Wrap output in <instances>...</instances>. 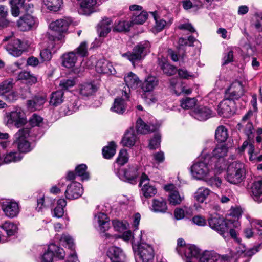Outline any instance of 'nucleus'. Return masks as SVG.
Masks as SVG:
<instances>
[{"label":"nucleus","instance_id":"3c124183","mask_svg":"<svg viewBox=\"0 0 262 262\" xmlns=\"http://www.w3.org/2000/svg\"><path fill=\"white\" fill-rule=\"evenodd\" d=\"M228 152V148L224 145L217 146L213 150V156L216 158H223L226 156Z\"/></svg>","mask_w":262,"mask_h":262},{"label":"nucleus","instance_id":"9b49d317","mask_svg":"<svg viewBox=\"0 0 262 262\" xmlns=\"http://www.w3.org/2000/svg\"><path fill=\"white\" fill-rule=\"evenodd\" d=\"M252 115V112L249 111L243 116L241 122L237 124L238 129L239 130H242L249 139L253 138L252 134L254 128L252 123L249 120Z\"/></svg>","mask_w":262,"mask_h":262},{"label":"nucleus","instance_id":"423d86ee","mask_svg":"<svg viewBox=\"0 0 262 262\" xmlns=\"http://www.w3.org/2000/svg\"><path fill=\"white\" fill-rule=\"evenodd\" d=\"M135 256L137 261L138 256L142 262H151L154 257L153 248L149 244L142 243L138 246Z\"/></svg>","mask_w":262,"mask_h":262},{"label":"nucleus","instance_id":"603ef678","mask_svg":"<svg viewBox=\"0 0 262 262\" xmlns=\"http://www.w3.org/2000/svg\"><path fill=\"white\" fill-rule=\"evenodd\" d=\"M217 257L209 252H205L200 255L199 262H216Z\"/></svg>","mask_w":262,"mask_h":262},{"label":"nucleus","instance_id":"72a5a7b5","mask_svg":"<svg viewBox=\"0 0 262 262\" xmlns=\"http://www.w3.org/2000/svg\"><path fill=\"white\" fill-rule=\"evenodd\" d=\"M148 16L147 12L144 11H142L139 13V12L134 13L132 17V20L130 22L131 25L134 24H143L147 20Z\"/></svg>","mask_w":262,"mask_h":262},{"label":"nucleus","instance_id":"c756f323","mask_svg":"<svg viewBox=\"0 0 262 262\" xmlns=\"http://www.w3.org/2000/svg\"><path fill=\"white\" fill-rule=\"evenodd\" d=\"M124 80L126 85L129 89H136L140 83L138 76L132 72H129L125 76Z\"/></svg>","mask_w":262,"mask_h":262},{"label":"nucleus","instance_id":"7ed1b4c3","mask_svg":"<svg viewBox=\"0 0 262 262\" xmlns=\"http://www.w3.org/2000/svg\"><path fill=\"white\" fill-rule=\"evenodd\" d=\"M150 43L148 41L140 42L135 46L132 52H128L122 54V56L128 59L135 66L141 62L150 52Z\"/></svg>","mask_w":262,"mask_h":262},{"label":"nucleus","instance_id":"ea45409f","mask_svg":"<svg viewBox=\"0 0 262 262\" xmlns=\"http://www.w3.org/2000/svg\"><path fill=\"white\" fill-rule=\"evenodd\" d=\"M1 228L5 231L8 237L14 235L18 229L17 225L10 222H6L1 226Z\"/></svg>","mask_w":262,"mask_h":262},{"label":"nucleus","instance_id":"cd10ccee","mask_svg":"<svg viewBox=\"0 0 262 262\" xmlns=\"http://www.w3.org/2000/svg\"><path fill=\"white\" fill-rule=\"evenodd\" d=\"M96 86L92 82L84 83L79 85V94L83 97L93 95L97 91Z\"/></svg>","mask_w":262,"mask_h":262},{"label":"nucleus","instance_id":"1a4fd4ad","mask_svg":"<svg viewBox=\"0 0 262 262\" xmlns=\"http://www.w3.org/2000/svg\"><path fill=\"white\" fill-rule=\"evenodd\" d=\"M244 94V90L242 82L239 81L233 82L227 89L226 96L227 99L234 101L241 98Z\"/></svg>","mask_w":262,"mask_h":262},{"label":"nucleus","instance_id":"f3484780","mask_svg":"<svg viewBox=\"0 0 262 262\" xmlns=\"http://www.w3.org/2000/svg\"><path fill=\"white\" fill-rule=\"evenodd\" d=\"M107 255L112 262H124L125 260L124 253L118 247H111L107 252Z\"/></svg>","mask_w":262,"mask_h":262},{"label":"nucleus","instance_id":"7c9ffc66","mask_svg":"<svg viewBox=\"0 0 262 262\" xmlns=\"http://www.w3.org/2000/svg\"><path fill=\"white\" fill-rule=\"evenodd\" d=\"M77 60V56L75 52H70L64 54L62 56V64L67 68H71L74 66Z\"/></svg>","mask_w":262,"mask_h":262},{"label":"nucleus","instance_id":"393cba45","mask_svg":"<svg viewBox=\"0 0 262 262\" xmlns=\"http://www.w3.org/2000/svg\"><path fill=\"white\" fill-rule=\"evenodd\" d=\"M71 21L68 19H60L52 22L50 24V28L54 31L64 32L66 31Z\"/></svg>","mask_w":262,"mask_h":262},{"label":"nucleus","instance_id":"e433bc0d","mask_svg":"<svg viewBox=\"0 0 262 262\" xmlns=\"http://www.w3.org/2000/svg\"><path fill=\"white\" fill-rule=\"evenodd\" d=\"M211 191L205 187H200L194 194V199L200 203H203L210 194Z\"/></svg>","mask_w":262,"mask_h":262},{"label":"nucleus","instance_id":"58836bf2","mask_svg":"<svg viewBox=\"0 0 262 262\" xmlns=\"http://www.w3.org/2000/svg\"><path fill=\"white\" fill-rule=\"evenodd\" d=\"M13 81V79H8L0 83V96H5L12 90L14 84Z\"/></svg>","mask_w":262,"mask_h":262},{"label":"nucleus","instance_id":"39448f33","mask_svg":"<svg viewBox=\"0 0 262 262\" xmlns=\"http://www.w3.org/2000/svg\"><path fill=\"white\" fill-rule=\"evenodd\" d=\"M208 222L210 227L225 239L228 236V221L225 222L222 217L214 216L209 218Z\"/></svg>","mask_w":262,"mask_h":262},{"label":"nucleus","instance_id":"c85d7f7f","mask_svg":"<svg viewBox=\"0 0 262 262\" xmlns=\"http://www.w3.org/2000/svg\"><path fill=\"white\" fill-rule=\"evenodd\" d=\"M251 192L255 201H260V198L262 195V179L253 183L251 187Z\"/></svg>","mask_w":262,"mask_h":262},{"label":"nucleus","instance_id":"a18cd8bd","mask_svg":"<svg viewBox=\"0 0 262 262\" xmlns=\"http://www.w3.org/2000/svg\"><path fill=\"white\" fill-rule=\"evenodd\" d=\"M116 152V146L113 142H110L107 146L103 147L102 154L103 157L106 159H110L114 156Z\"/></svg>","mask_w":262,"mask_h":262},{"label":"nucleus","instance_id":"a211bd4d","mask_svg":"<svg viewBox=\"0 0 262 262\" xmlns=\"http://www.w3.org/2000/svg\"><path fill=\"white\" fill-rule=\"evenodd\" d=\"M2 209L6 215L10 218L17 216L20 211L18 204L15 202L4 203Z\"/></svg>","mask_w":262,"mask_h":262},{"label":"nucleus","instance_id":"c9c22d12","mask_svg":"<svg viewBox=\"0 0 262 262\" xmlns=\"http://www.w3.org/2000/svg\"><path fill=\"white\" fill-rule=\"evenodd\" d=\"M150 13L155 20V25L151 29L152 31L156 33L162 31L166 26V22L158 17L156 12H151Z\"/></svg>","mask_w":262,"mask_h":262},{"label":"nucleus","instance_id":"f8f14e48","mask_svg":"<svg viewBox=\"0 0 262 262\" xmlns=\"http://www.w3.org/2000/svg\"><path fill=\"white\" fill-rule=\"evenodd\" d=\"M58 256L60 259L64 257L63 249L54 244L49 246L48 251L42 256V262H52L54 256Z\"/></svg>","mask_w":262,"mask_h":262},{"label":"nucleus","instance_id":"4468645a","mask_svg":"<svg viewBox=\"0 0 262 262\" xmlns=\"http://www.w3.org/2000/svg\"><path fill=\"white\" fill-rule=\"evenodd\" d=\"M83 193L82 185L80 183L74 182L67 186L65 192L66 197L68 199H76Z\"/></svg>","mask_w":262,"mask_h":262},{"label":"nucleus","instance_id":"9d476101","mask_svg":"<svg viewBox=\"0 0 262 262\" xmlns=\"http://www.w3.org/2000/svg\"><path fill=\"white\" fill-rule=\"evenodd\" d=\"M148 177L145 173H142L140 186L141 187V193L146 198H149L154 196L157 192V190L155 186L152 185L149 182Z\"/></svg>","mask_w":262,"mask_h":262},{"label":"nucleus","instance_id":"052dcab7","mask_svg":"<svg viewBox=\"0 0 262 262\" xmlns=\"http://www.w3.org/2000/svg\"><path fill=\"white\" fill-rule=\"evenodd\" d=\"M160 135L158 134H156L154 135V137L150 139L148 147L150 149H155L160 147Z\"/></svg>","mask_w":262,"mask_h":262},{"label":"nucleus","instance_id":"49530a36","mask_svg":"<svg viewBox=\"0 0 262 262\" xmlns=\"http://www.w3.org/2000/svg\"><path fill=\"white\" fill-rule=\"evenodd\" d=\"M131 26V23L129 21H119L117 24H115L113 31L114 32L127 31Z\"/></svg>","mask_w":262,"mask_h":262},{"label":"nucleus","instance_id":"a878e982","mask_svg":"<svg viewBox=\"0 0 262 262\" xmlns=\"http://www.w3.org/2000/svg\"><path fill=\"white\" fill-rule=\"evenodd\" d=\"M112 21L110 18H104L98 24L97 32L100 37H105L110 32Z\"/></svg>","mask_w":262,"mask_h":262},{"label":"nucleus","instance_id":"774afa93","mask_svg":"<svg viewBox=\"0 0 262 262\" xmlns=\"http://www.w3.org/2000/svg\"><path fill=\"white\" fill-rule=\"evenodd\" d=\"M112 225L115 230L117 231H122L126 228L125 224L117 220L112 221Z\"/></svg>","mask_w":262,"mask_h":262},{"label":"nucleus","instance_id":"20e7f679","mask_svg":"<svg viewBox=\"0 0 262 262\" xmlns=\"http://www.w3.org/2000/svg\"><path fill=\"white\" fill-rule=\"evenodd\" d=\"M245 172L244 164L234 161L231 163L227 168L226 179L230 183L239 184L245 179Z\"/></svg>","mask_w":262,"mask_h":262},{"label":"nucleus","instance_id":"4be33fe9","mask_svg":"<svg viewBox=\"0 0 262 262\" xmlns=\"http://www.w3.org/2000/svg\"><path fill=\"white\" fill-rule=\"evenodd\" d=\"M138 139L134 129L130 128L124 134L121 140V143L123 146L130 147L135 145Z\"/></svg>","mask_w":262,"mask_h":262},{"label":"nucleus","instance_id":"b1692460","mask_svg":"<svg viewBox=\"0 0 262 262\" xmlns=\"http://www.w3.org/2000/svg\"><path fill=\"white\" fill-rule=\"evenodd\" d=\"M94 221L98 224L99 230L102 232H105L110 227L109 219L104 213L99 212L96 214Z\"/></svg>","mask_w":262,"mask_h":262},{"label":"nucleus","instance_id":"bf43d9fd","mask_svg":"<svg viewBox=\"0 0 262 262\" xmlns=\"http://www.w3.org/2000/svg\"><path fill=\"white\" fill-rule=\"evenodd\" d=\"M196 103V100L194 98H187L181 101V105L184 109H190L194 107Z\"/></svg>","mask_w":262,"mask_h":262},{"label":"nucleus","instance_id":"864d4df0","mask_svg":"<svg viewBox=\"0 0 262 262\" xmlns=\"http://www.w3.org/2000/svg\"><path fill=\"white\" fill-rule=\"evenodd\" d=\"M87 166L85 164H80L75 168L76 174L81 178V180H88L89 178V173L86 171Z\"/></svg>","mask_w":262,"mask_h":262},{"label":"nucleus","instance_id":"2eb2a0df","mask_svg":"<svg viewBox=\"0 0 262 262\" xmlns=\"http://www.w3.org/2000/svg\"><path fill=\"white\" fill-rule=\"evenodd\" d=\"M6 50L12 55L18 57L21 55L24 48L20 40L14 38L6 46Z\"/></svg>","mask_w":262,"mask_h":262},{"label":"nucleus","instance_id":"338daca9","mask_svg":"<svg viewBox=\"0 0 262 262\" xmlns=\"http://www.w3.org/2000/svg\"><path fill=\"white\" fill-rule=\"evenodd\" d=\"M207 183L211 186L218 188L220 187L222 184V181L219 177H212L207 181Z\"/></svg>","mask_w":262,"mask_h":262},{"label":"nucleus","instance_id":"bb28decb","mask_svg":"<svg viewBox=\"0 0 262 262\" xmlns=\"http://www.w3.org/2000/svg\"><path fill=\"white\" fill-rule=\"evenodd\" d=\"M158 85V80L154 76H148L142 83L141 89L145 92H150Z\"/></svg>","mask_w":262,"mask_h":262},{"label":"nucleus","instance_id":"e2e57ef3","mask_svg":"<svg viewBox=\"0 0 262 262\" xmlns=\"http://www.w3.org/2000/svg\"><path fill=\"white\" fill-rule=\"evenodd\" d=\"M76 83V82L74 79H64L61 80L59 85L62 89L67 90L69 88L73 86Z\"/></svg>","mask_w":262,"mask_h":262},{"label":"nucleus","instance_id":"473e14b6","mask_svg":"<svg viewBox=\"0 0 262 262\" xmlns=\"http://www.w3.org/2000/svg\"><path fill=\"white\" fill-rule=\"evenodd\" d=\"M167 209L166 203L162 198L152 200V210L156 212L164 213Z\"/></svg>","mask_w":262,"mask_h":262},{"label":"nucleus","instance_id":"f704fd0d","mask_svg":"<svg viewBox=\"0 0 262 262\" xmlns=\"http://www.w3.org/2000/svg\"><path fill=\"white\" fill-rule=\"evenodd\" d=\"M228 137V130L225 126L220 125L215 130V138L218 142H225Z\"/></svg>","mask_w":262,"mask_h":262},{"label":"nucleus","instance_id":"412c9836","mask_svg":"<svg viewBox=\"0 0 262 262\" xmlns=\"http://www.w3.org/2000/svg\"><path fill=\"white\" fill-rule=\"evenodd\" d=\"M46 101V98L43 96H35L32 99L27 101V108L31 111L39 110L42 107Z\"/></svg>","mask_w":262,"mask_h":262},{"label":"nucleus","instance_id":"5701e85b","mask_svg":"<svg viewBox=\"0 0 262 262\" xmlns=\"http://www.w3.org/2000/svg\"><path fill=\"white\" fill-rule=\"evenodd\" d=\"M200 250L194 245H187L185 246L184 250V255L181 256L184 258L186 257L187 260H192L195 259L199 260V257L200 255Z\"/></svg>","mask_w":262,"mask_h":262},{"label":"nucleus","instance_id":"69168bd1","mask_svg":"<svg viewBox=\"0 0 262 262\" xmlns=\"http://www.w3.org/2000/svg\"><path fill=\"white\" fill-rule=\"evenodd\" d=\"M80 7L83 8L90 9L96 3V0H78Z\"/></svg>","mask_w":262,"mask_h":262},{"label":"nucleus","instance_id":"c03bdc74","mask_svg":"<svg viewBox=\"0 0 262 262\" xmlns=\"http://www.w3.org/2000/svg\"><path fill=\"white\" fill-rule=\"evenodd\" d=\"M184 199V196L181 195L177 190L169 192L168 195V201L170 204L176 205L181 203Z\"/></svg>","mask_w":262,"mask_h":262},{"label":"nucleus","instance_id":"2f4dec72","mask_svg":"<svg viewBox=\"0 0 262 262\" xmlns=\"http://www.w3.org/2000/svg\"><path fill=\"white\" fill-rule=\"evenodd\" d=\"M136 127L138 133L143 134H146L155 130L154 125L146 124L140 118L137 121Z\"/></svg>","mask_w":262,"mask_h":262},{"label":"nucleus","instance_id":"09e8293b","mask_svg":"<svg viewBox=\"0 0 262 262\" xmlns=\"http://www.w3.org/2000/svg\"><path fill=\"white\" fill-rule=\"evenodd\" d=\"M42 118L37 114H34L29 120V125L31 127H28V125L26 127L34 129V132L37 134V132L36 131V129L34 128V127L39 126L42 123Z\"/></svg>","mask_w":262,"mask_h":262},{"label":"nucleus","instance_id":"37998d69","mask_svg":"<svg viewBox=\"0 0 262 262\" xmlns=\"http://www.w3.org/2000/svg\"><path fill=\"white\" fill-rule=\"evenodd\" d=\"M47 8L54 12L59 11L62 4V0H44Z\"/></svg>","mask_w":262,"mask_h":262},{"label":"nucleus","instance_id":"0eeeda50","mask_svg":"<svg viewBox=\"0 0 262 262\" xmlns=\"http://www.w3.org/2000/svg\"><path fill=\"white\" fill-rule=\"evenodd\" d=\"M217 112L221 117L229 118L235 112V103L227 98L221 101L217 106Z\"/></svg>","mask_w":262,"mask_h":262},{"label":"nucleus","instance_id":"0e129e2a","mask_svg":"<svg viewBox=\"0 0 262 262\" xmlns=\"http://www.w3.org/2000/svg\"><path fill=\"white\" fill-rule=\"evenodd\" d=\"M40 56L42 61H49L52 57L51 51L48 49H45L40 52Z\"/></svg>","mask_w":262,"mask_h":262},{"label":"nucleus","instance_id":"6ab92c4d","mask_svg":"<svg viewBox=\"0 0 262 262\" xmlns=\"http://www.w3.org/2000/svg\"><path fill=\"white\" fill-rule=\"evenodd\" d=\"M26 122L24 114L20 110L12 112L8 117V123L14 124L17 127H20Z\"/></svg>","mask_w":262,"mask_h":262},{"label":"nucleus","instance_id":"ddd939ff","mask_svg":"<svg viewBox=\"0 0 262 262\" xmlns=\"http://www.w3.org/2000/svg\"><path fill=\"white\" fill-rule=\"evenodd\" d=\"M139 174L138 168L136 166H129L118 172L119 177L120 179L125 181H127L132 184L136 182L135 180Z\"/></svg>","mask_w":262,"mask_h":262},{"label":"nucleus","instance_id":"13d9d810","mask_svg":"<svg viewBox=\"0 0 262 262\" xmlns=\"http://www.w3.org/2000/svg\"><path fill=\"white\" fill-rule=\"evenodd\" d=\"M128 160L127 151L126 149H121L119 156L116 159V163L120 165H123L127 163Z\"/></svg>","mask_w":262,"mask_h":262},{"label":"nucleus","instance_id":"de8ad7c7","mask_svg":"<svg viewBox=\"0 0 262 262\" xmlns=\"http://www.w3.org/2000/svg\"><path fill=\"white\" fill-rule=\"evenodd\" d=\"M259 246H254L252 248L245 249L242 246L241 250L237 252L239 254H243L244 257H251L259 251Z\"/></svg>","mask_w":262,"mask_h":262},{"label":"nucleus","instance_id":"79ce46f5","mask_svg":"<svg viewBox=\"0 0 262 262\" xmlns=\"http://www.w3.org/2000/svg\"><path fill=\"white\" fill-rule=\"evenodd\" d=\"M111 110L118 114H123L125 110L124 100L120 98H116L113 106L111 107Z\"/></svg>","mask_w":262,"mask_h":262},{"label":"nucleus","instance_id":"f03ea898","mask_svg":"<svg viewBox=\"0 0 262 262\" xmlns=\"http://www.w3.org/2000/svg\"><path fill=\"white\" fill-rule=\"evenodd\" d=\"M37 135L34 129L24 127L15 133L13 144L20 152H29L32 149L29 140H34Z\"/></svg>","mask_w":262,"mask_h":262},{"label":"nucleus","instance_id":"dca6fc26","mask_svg":"<svg viewBox=\"0 0 262 262\" xmlns=\"http://www.w3.org/2000/svg\"><path fill=\"white\" fill-rule=\"evenodd\" d=\"M191 115L198 120L204 121L213 116V112L206 106H199L192 111Z\"/></svg>","mask_w":262,"mask_h":262},{"label":"nucleus","instance_id":"6e6d98bb","mask_svg":"<svg viewBox=\"0 0 262 262\" xmlns=\"http://www.w3.org/2000/svg\"><path fill=\"white\" fill-rule=\"evenodd\" d=\"M18 78L20 80H26L30 83H35L37 81L36 77L28 71L20 72L18 75Z\"/></svg>","mask_w":262,"mask_h":262},{"label":"nucleus","instance_id":"5fc2aeb1","mask_svg":"<svg viewBox=\"0 0 262 262\" xmlns=\"http://www.w3.org/2000/svg\"><path fill=\"white\" fill-rule=\"evenodd\" d=\"M161 68L164 74L170 76L174 75L177 72V69L174 66L167 62H163L161 64Z\"/></svg>","mask_w":262,"mask_h":262},{"label":"nucleus","instance_id":"6e6552de","mask_svg":"<svg viewBox=\"0 0 262 262\" xmlns=\"http://www.w3.org/2000/svg\"><path fill=\"white\" fill-rule=\"evenodd\" d=\"M17 26L22 31H28L36 28L37 26V19L33 16L27 14L21 16L16 23Z\"/></svg>","mask_w":262,"mask_h":262},{"label":"nucleus","instance_id":"680f3d73","mask_svg":"<svg viewBox=\"0 0 262 262\" xmlns=\"http://www.w3.org/2000/svg\"><path fill=\"white\" fill-rule=\"evenodd\" d=\"M239 225V223L236 221L234 223L232 222L230 220L228 221V235L230 234V236L234 238H237V231L233 229V227H237Z\"/></svg>","mask_w":262,"mask_h":262},{"label":"nucleus","instance_id":"aec40b11","mask_svg":"<svg viewBox=\"0 0 262 262\" xmlns=\"http://www.w3.org/2000/svg\"><path fill=\"white\" fill-rule=\"evenodd\" d=\"M96 70L99 73L115 74V70L112 64L104 59H99L96 64Z\"/></svg>","mask_w":262,"mask_h":262},{"label":"nucleus","instance_id":"4c0bfd02","mask_svg":"<svg viewBox=\"0 0 262 262\" xmlns=\"http://www.w3.org/2000/svg\"><path fill=\"white\" fill-rule=\"evenodd\" d=\"M64 93L62 91H57L51 95L50 104L54 106L61 104L63 101Z\"/></svg>","mask_w":262,"mask_h":262},{"label":"nucleus","instance_id":"f257e3e1","mask_svg":"<svg viewBox=\"0 0 262 262\" xmlns=\"http://www.w3.org/2000/svg\"><path fill=\"white\" fill-rule=\"evenodd\" d=\"M223 168L220 166H215L213 170V167L209 164V158H205L203 160H199L195 162L191 166V173L196 179L202 180L210 176L212 173H220Z\"/></svg>","mask_w":262,"mask_h":262},{"label":"nucleus","instance_id":"a19ab883","mask_svg":"<svg viewBox=\"0 0 262 262\" xmlns=\"http://www.w3.org/2000/svg\"><path fill=\"white\" fill-rule=\"evenodd\" d=\"M21 157L19 153L17 152H10L6 154L3 159H2V164L4 163L8 164L11 162H15L20 161Z\"/></svg>","mask_w":262,"mask_h":262},{"label":"nucleus","instance_id":"8fccbe9b","mask_svg":"<svg viewBox=\"0 0 262 262\" xmlns=\"http://www.w3.org/2000/svg\"><path fill=\"white\" fill-rule=\"evenodd\" d=\"M75 54L80 57H84L88 55V43L86 41L82 42L73 51Z\"/></svg>","mask_w":262,"mask_h":262},{"label":"nucleus","instance_id":"4d7b16f0","mask_svg":"<svg viewBox=\"0 0 262 262\" xmlns=\"http://www.w3.org/2000/svg\"><path fill=\"white\" fill-rule=\"evenodd\" d=\"M196 41V39L192 36H189L188 39L184 37H181L178 40V45L179 48H181L184 46H193V43Z\"/></svg>","mask_w":262,"mask_h":262}]
</instances>
